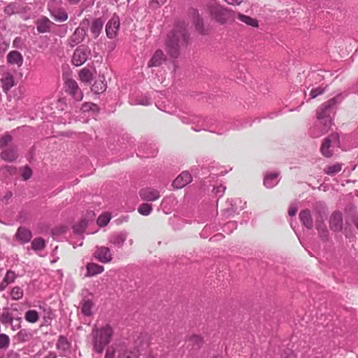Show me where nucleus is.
Returning <instances> with one entry per match:
<instances>
[{
	"mask_svg": "<svg viewBox=\"0 0 358 358\" xmlns=\"http://www.w3.org/2000/svg\"><path fill=\"white\" fill-rule=\"evenodd\" d=\"M341 99V96L338 95L330 99L318 108L317 110V122L310 131L313 137L318 138L331 129L332 122L330 115L333 112L334 106L339 103Z\"/></svg>",
	"mask_w": 358,
	"mask_h": 358,
	"instance_id": "nucleus-1",
	"label": "nucleus"
},
{
	"mask_svg": "<svg viewBox=\"0 0 358 358\" xmlns=\"http://www.w3.org/2000/svg\"><path fill=\"white\" fill-rule=\"evenodd\" d=\"M189 40L187 24L183 22L177 23L166 40V51L173 58H178L180 50L185 45Z\"/></svg>",
	"mask_w": 358,
	"mask_h": 358,
	"instance_id": "nucleus-2",
	"label": "nucleus"
},
{
	"mask_svg": "<svg viewBox=\"0 0 358 358\" xmlns=\"http://www.w3.org/2000/svg\"><path fill=\"white\" fill-rule=\"evenodd\" d=\"M113 334V330L108 324L101 329L94 327L91 334L93 350L99 354L102 353L104 348L111 341Z\"/></svg>",
	"mask_w": 358,
	"mask_h": 358,
	"instance_id": "nucleus-3",
	"label": "nucleus"
},
{
	"mask_svg": "<svg viewBox=\"0 0 358 358\" xmlns=\"http://www.w3.org/2000/svg\"><path fill=\"white\" fill-rule=\"evenodd\" d=\"M104 358H139V352L134 345L122 343L115 349L108 348Z\"/></svg>",
	"mask_w": 358,
	"mask_h": 358,
	"instance_id": "nucleus-4",
	"label": "nucleus"
},
{
	"mask_svg": "<svg viewBox=\"0 0 358 358\" xmlns=\"http://www.w3.org/2000/svg\"><path fill=\"white\" fill-rule=\"evenodd\" d=\"M207 10L213 19L217 22L224 24L231 20L235 13L224 8L216 3H211L207 6Z\"/></svg>",
	"mask_w": 358,
	"mask_h": 358,
	"instance_id": "nucleus-5",
	"label": "nucleus"
},
{
	"mask_svg": "<svg viewBox=\"0 0 358 358\" xmlns=\"http://www.w3.org/2000/svg\"><path fill=\"white\" fill-rule=\"evenodd\" d=\"M340 147L339 136L337 133H333L324 138L320 151L325 157H331L334 155V148Z\"/></svg>",
	"mask_w": 358,
	"mask_h": 358,
	"instance_id": "nucleus-6",
	"label": "nucleus"
},
{
	"mask_svg": "<svg viewBox=\"0 0 358 358\" xmlns=\"http://www.w3.org/2000/svg\"><path fill=\"white\" fill-rule=\"evenodd\" d=\"M60 0H53L48 3L50 15L57 22H64L68 19V13L64 8H56L55 4L60 3Z\"/></svg>",
	"mask_w": 358,
	"mask_h": 358,
	"instance_id": "nucleus-7",
	"label": "nucleus"
},
{
	"mask_svg": "<svg viewBox=\"0 0 358 358\" xmlns=\"http://www.w3.org/2000/svg\"><path fill=\"white\" fill-rule=\"evenodd\" d=\"M90 55L89 48L84 46L78 47L73 53L72 63L76 66H81L87 61Z\"/></svg>",
	"mask_w": 358,
	"mask_h": 358,
	"instance_id": "nucleus-8",
	"label": "nucleus"
},
{
	"mask_svg": "<svg viewBox=\"0 0 358 358\" xmlns=\"http://www.w3.org/2000/svg\"><path fill=\"white\" fill-rule=\"evenodd\" d=\"M94 256L97 260L104 264L110 262L113 259L110 248L106 246H96Z\"/></svg>",
	"mask_w": 358,
	"mask_h": 358,
	"instance_id": "nucleus-9",
	"label": "nucleus"
},
{
	"mask_svg": "<svg viewBox=\"0 0 358 358\" xmlns=\"http://www.w3.org/2000/svg\"><path fill=\"white\" fill-rule=\"evenodd\" d=\"M66 91L70 94L76 101H81L83 93L79 90L78 85L76 80L69 78L65 81Z\"/></svg>",
	"mask_w": 358,
	"mask_h": 358,
	"instance_id": "nucleus-10",
	"label": "nucleus"
},
{
	"mask_svg": "<svg viewBox=\"0 0 358 358\" xmlns=\"http://www.w3.org/2000/svg\"><path fill=\"white\" fill-rule=\"evenodd\" d=\"M128 233L127 231L116 232L110 235L108 242L114 245L115 248H122L124 243L127 241Z\"/></svg>",
	"mask_w": 358,
	"mask_h": 358,
	"instance_id": "nucleus-11",
	"label": "nucleus"
},
{
	"mask_svg": "<svg viewBox=\"0 0 358 358\" xmlns=\"http://www.w3.org/2000/svg\"><path fill=\"white\" fill-rule=\"evenodd\" d=\"M329 227L334 231H341L343 229V216L338 211L334 212L329 218Z\"/></svg>",
	"mask_w": 358,
	"mask_h": 358,
	"instance_id": "nucleus-12",
	"label": "nucleus"
},
{
	"mask_svg": "<svg viewBox=\"0 0 358 358\" xmlns=\"http://www.w3.org/2000/svg\"><path fill=\"white\" fill-rule=\"evenodd\" d=\"M120 27V20L118 17L113 16L106 24V32L107 36L110 38L115 37L117 30Z\"/></svg>",
	"mask_w": 358,
	"mask_h": 358,
	"instance_id": "nucleus-13",
	"label": "nucleus"
},
{
	"mask_svg": "<svg viewBox=\"0 0 358 358\" xmlns=\"http://www.w3.org/2000/svg\"><path fill=\"white\" fill-rule=\"evenodd\" d=\"M139 195L143 200L148 201H154L160 197L159 192L151 187L141 189Z\"/></svg>",
	"mask_w": 358,
	"mask_h": 358,
	"instance_id": "nucleus-14",
	"label": "nucleus"
},
{
	"mask_svg": "<svg viewBox=\"0 0 358 358\" xmlns=\"http://www.w3.org/2000/svg\"><path fill=\"white\" fill-rule=\"evenodd\" d=\"M192 181V176L187 171L182 172L173 182V187L176 189H181Z\"/></svg>",
	"mask_w": 358,
	"mask_h": 358,
	"instance_id": "nucleus-15",
	"label": "nucleus"
},
{
	"mask_svg": "<svg viewBox=\"0 0 358 358\" xmlns=\"http://www.w3.org/2000/svg\"><path fill=\"white\" fill-rule=\"evenodd\" d=\"M1 158L7 162H13L15 161L17 157V151L15 146L10 145L8 148L2 149V151L0 154Z\"/></svg>",
	"mask_w": 358,
	"mask_h": 358,
	"instance_id": "nucleus-16",
	"label": "nucleus"
},
{
	"mask_svg": "<svg viewBox=\"0 0 358 358\" xmlns=\"http://www.w3.org/2000/svg\"><path fill=\"white\" fill-rule=\"evenodd\" d=\"M0 81L2 90L5 92H8L15 85L14 77L10 72L3 73Z\"/></svg>",
	"mask_w": 358,
	"mask_h": 358,
	"instance_id": "nucleus-17",
	"label": "nucleus"
},
{
	"mask_svg": "<svg viewBox=\"0 0 358 358\" xmlns=\"http://www.w3.org/2000/svg\"><path fill=\"white\" fill-rule=\"evenodd\" d=\"M166 55L162 50H157L148 64L149 68L159 66L166 61Z\"/></svg>",
	"mask_w": 358,
	"mask_h": 358,
	"instance_id": "nucleus-18",
	"label": "nucleus"
},
{
	"mask_svg": "<svg viewBox=\"0 0 358 358\" xmlns=\"http://www.w3.org/2000/svg\"><path fill=\"white\" fill-rule=\"evenodd\" d=\"M324 216L322 215L321 213H320L316 221V228L318 231L320 237L323 241H327L329 236V231L325 224H324Z\"/></svg>",
	"mask_w": 358,
	"mask_h": 358,
	"instance_id": "nucleus-19",
	"label": "nucleus"
},
{
	"mask_svg": "<svg viewBox=\"0 0 358 358\" xmlns=\"http://www.w3.org/2000/svg\"><path fill=\"white\" fill-rule=\"evenodd\" d=\"M31 237L30 230L24 227H20L15 234V238L22 244L29 242Z\"/></svg>",
	"mask_w": 358,
	"mask_h": 358,
	"instance_id": "nucleus-20",
	"label": "nucleus"
},
{
	"mask_svg": "<svg viewBox=\"0 0 358 358\" xmlns=\"http://www.w3.org/2000/svg\"><path fill=\"white\" fill-rule=\"evenodd\" d=\"M7 61L11 65L20 67L23 64V57L20 52L13 50L7 55Z\"/></svg>",
	"mask_w": 358,
	"mask_h": 358,
	"instance_id": "nucleus-21",
	"label": "nucleus"
},
{
	"mask_svg": "<svg viewBox=\"0 0 358 358\" xmlns=\"http://www.w3.org/2000/svg\"><path fill=\"white\" fill-rule=\"evenodd\" d=\"M299 218L307 229H311L313 227V220L310 214V211L308 209L303 210L299 213Z\"/></svg>",
	"mask_w": 358,
	"mask_h": 358,
	"instance_id": "nucleus-22",
	"label": "nucleus"
},
{
	"mask_svg": "<svg viewBox=\"0 0 358 358\" xmlns=\"http://www.w3.org/2000/svg\"><path fill=\"white\" fill-rule=\"evenodd\" d=\"M52 24V22L47 17H43L36 22L37 31L39 33L49 32Z\"/></svg>",
	"mask_w": 358,
	"mask_h": 358,
	"instance_id": "nucleus-23",
	"label": "nucleus"
},
{
	"mask_svg": "<svg viewBox=\"0 0 358 358\" xmlns=\"http://www.w3.org/2000/svg\"><path fill=\"white\" fill-rule=\"evenodd\" d=\"M85 34L84 29L80 27L77 28L69 38L70 45L71 46H74L81 42L85 36Z\"/></svg>",
	"mask_w": 358,
	"mask_h": 358,
	"instance_id": "nucleus-24",
	"label": "nucleus"
},
{
	"mask_svg": "<svg viewBox=\"0 0 358 358\" xmlns=\"http://www.w3.org/2000/svg\"><path fill=\"white\" fill-rule=\"evenodd\" d=\"M236 17L242 22L252 27H258L259 22L257 19L245 15L241 13H235Z\"/></svg>",
	"mask_w": 358,
	"mask_h": 358,
	"instance_id": "nucleus-25",
	"label": "nucleus"
},
{
	"mask_svg": "<svg viewBox=\"0 0 358 358\" xmlns=\"http://www.w3.org/2000/svg\"><path fill=\"white\" fill-rule=\"evenodd\" d=\"M103 26V21L101 18L94 19L90 25V31L94 37L96 38L101 34Z\"/></svg>",
	"mask_w": 358,
	"mask_h": 358,
	"instance_id": "nucleus-26",
	"label": "nucleus"
},
{
	"mask_svg": "<svg viewBox=\"0 0 358 358\" xmlns=\"http://www.w3.org/2000/svg\"><path fill=\"white\" fill-rule=\"evenodd\" d=\"M279 176V173H272L268 174L265 176L264 180V185L267 188H272L275 186L278 183V177Z\"/></svg>",
	"mask_w": 358,
	"mask_h": 358,
	"instance_id": "nucleus-27",
	"label": "nucleus"
},
{
	"mask_svg": "<svg viewBox=\"0 0 358 358\" xmlns=\"http://www.w3.org/2000/svg\"><path fill=\"white\" fill-rule=\"evenodd\" d=\"M87 276H93L101 273L104 271V267L96 263H88L87 266Z\"/></svg>",
	"mask_w": 358,
	"mask_h": 358,
	"instance_id": "nucleus-28",
	"label": "nucleus"
},
{
	"mask_svg": "<svg viewBox=\"0 0 358 358\" xmlns=\"http://www.w3.org/2000/svg\"><path fill=\"white\" fill-rule=\"evenodd\" d=\"M94 304L90 299H84L81 303L80 310L85 316H91L93 314L92 308Z\"/></svg>",
	"mask_w": 358,
	"mask_h": 358,
	"instance_id": "nucleus-29",
	"label": "nucleus"
},
{
	"mask_svg": "<svg viewBox=\"0 0 358 358\" xmlns=\"http://www.w3.org/2000/svg\"><path fill=\"white\" fill-rule=\"evenodd\" d=\"M192 15L193 23L195 25L196 30H198L200 33L203 34V20L201 18V17L199 14V12L196 10H193Z\"/></svg>",
	"mask_w": 358,
	"mask_h": 358,
	"instance_id": "nucleus-30",
	"label": "nucleus"
},
{
	"mask_svg": "<svg viewBox=\"0 0 358 358\" xmlns=\"http://www.w3.org/2000/svg\"><path fill=\"white\" fill-rule=\"evenodd\" d=\"M343 167L341 163H336L334 165L328 166L324 169V173L333 176L339 173Z\"/></svg>",
	"mask_w": 358,
	"mask_h": 358,
	"instance_id": "nucleus-31",
	"label": "nucleus"
},
{
	"mask_svg": "<svg viewBox=\"0 0 358 358\" xmlns=\"http://www.w3.org/2000/svg\"><path fill=\"white\" fill-rule=\"evenodd\" d=\"M15 278L16 275L15 272L11 270L8 271L3 278V281L1 283L2 289H4V287H6L8 284L13 282Z\"/></svg>",
	"mask_w": 358,
	"mask_h": 358,
	"instance_id": "nucleus-32",
	"label": "nucleus"
},
{
	"mask_svg": "<svg viewBox=\"0 0 358 358\" xmlns=\"http://www.w3.org/2000/svg\"><path fill=\"white\" fill-rule=\"evenodd\" d=\"M106 89V85L103 80H96L92 86V90L96 93L99 94L103 92Z\"/></svg>",
	"mask_w": 358,
	"mask_h": 358,
	"instance_id": "nucleus-33",
	"label": "nucleus"
},
{
	"mask_svg": "<svg viewBox=\"0 0 358 358\" xmlns=\"http://www.w3.org/2000/svg\"><path fill=\"white\" fill-rule=\"evenodd\" d=\"M24 318L29 322L35 323L38 320V313L34 310H29L26 312Z\"/></svg>",
	"mask_w": 358,
	"mask_h": 358,
	"instance_id": "nucleus-34",
	"label": "nucleus"
},
{
	"mask_svg": "<svg viewBox=\"0 0 358 358\" xmlns=\"http://www.w3.org/2000/svg\"><path fill=\"white\" fill-rule=\"evenodd\" d=\"M45 241L42 238H34L31 242V248L34 250H41L45 248Z\"/></svg>",
	"mask_w": 358,
	"mask_h": 358,
	"instance_id": "nucleus-35",
	"label": "nucleus"
},
{
	"mask_svg": "<svg viewBox=\"0 0 358 358\" xmlns=\"http://www.w3.org/2000/svg\"><path fill=\"white\" fill-rule=\"evenodd\" d=\"M3 11L6 15L10 16L18 12V6L16 3H10L4 8Z\"/></svg>",
	"mask_w": 358,
	"mask_h": 358,
	"instance_id": "nucleus-36",
	"label": "nucleus"
},
{
	"mask_svg": "<svg viewBox=\"0 0 358 358\" xmlns=\"http://www.w3.org/2000/svg\"><path fill=\"white\" fill-rule=\"evenodd\" d=\"M80 79L85 83H90L92 80V76L89 69H83L79 73Z\"/></svg>",
	"mask_w": 358,
	"mask_h": 358,
	"instance_id": "nucleus-37",
	"label": "nucleus"
},
{
	"mask_svg": "<svg viewBox=\"0 0 358 358\" xmlns=\"http://www.w3.org/2000/svg\"><path fill=\"white\" fill-rule=\"evenodd\" d=\"M12 141H13V138H12L11 135H10L8 134H6L3 136H1L0 138V149L2 150V149L9 147L8 145L11 143Z\"/></svg>",
	"mask_w": 358,
	"mask_h": 358,
	"instance_id": "nucleus-38",
	"label": "nucleus"
},
{
	"mask_svg": "<svg viewBox=\"0 0 358 358\" xmlns=\"http://www.w3.org/2000/svg\"><path fill=\"white\" fill-rule=\"evenodd\" d=\"M10 295L13 300H19L23 296V290L20 287L15 286L12 289Z\"/></svg>",
	"mask_w": 358,
	"mask_h": 358,
	"instance_id": "nucleus-39",
	"label": "nucleus"
},
{
	"mask_svg": "<svg viewBox=\"0 0 358 358\" xmlns=\"http://www.w3.org/2000/svg\"><path fill=\"white\" fill-rule=\"evenodd\" d=\"M152 205L147 203L141 204L138 208V213L143 215H150L152 212Z\"/></svg>",
	"mask_w": 358,
	"mask_h": 358,
	"instance_id": "nucleus-40",
	"label": "nucleus"
},
{
	"mask_svg": "<svg viewBox=\"0 0 358 358\" xmlns=\"http://www.w3.org/2000/svg\"><path fill=\"white\" fill-rule=\"evenodd\" d=\"M189 342L192 344L193 348H199L203 343V339L198 335H193L189 337Z\"/></svg>",
	"mask_w": 358,
	"mask_h": 358,
	"instance_id": "nucleus-41",
	"label": "nucleus"
},
{
	"mask_svg": "<svg viewBox=\"0 0 358 358\" xmlns=\"http://www.w3.org/2000/svg\"><path fill=\"white\" fill-rule=\"evenodd\" d=\"M57 348L62 351H66L69 348V343L67 339L64 336H59L57 343Z\"/></svg>",
	"mask_w": 358,
	"mask_h": 358,
	"instance_id": "nucleus-42",
	"label": "nucleus"
},
{
	"mask_svg": "<svg viewBox=\"0 0 358 358\" xmlns=\"http://www.w3.org/2000/svg\"><path fill=\"white\" fill-rule=\"evenodd\" d=\"M110 215L108 213L103 214L99 216L96 222L100 227L106 226L110 220Z\"/></svg>",
	"mask_w": 358,
	"mask_h": 358,
	"instance_id": "nucleus-43",
	"label": "nucleus"
},
{
	"mask_svg": "<svg viewBox=\"0 0 358 358\" xmlns=\"http://www.w3.org/2000/svg\"><path fill=\"white\" fill-rule=\"evenodd\" d=\"M131 105L148 106L151 103L150 100L147 96L136 98L135 100H131Z\"/></svg>",
	"mask_w": 358,
	"mask_h": 358,
	"instance_id": "nucleus-44",
	"label": "nucleus"
},
{
	"mask_svg": "<svg viewBox=\"0 0 358 358\" xmlns=\"http://www.w3.org/2000/svg\"><path fill=\"white\" fill-rule=\"evenodd\" d=\"M81 110L83 112H88V111L98 112L99 107L95 103L87 102V103H85L83 104Z\"/></svg>",
	"mask_w": 358,
	"mask_h": 358,
	"instance_id": "nucleus-45",
	"label": "nucleus"
},
{
	"mask_svg": "<svg viewBox=\"0 0 358 358\" xmlns=\"http://www.w3.org/2000/svg\"><path fill=\"white\" fill-rule=\"evenodd\" d=\"M10 344V338L5 334H0V349L5 350L8 348Z\"/></svg>",
	"mask_w": 358,
	"mask_h": 358,
	"instance_id": "nucleus-46",
	"label": "nucleus"
},
{
	"mask_svg": "<svg viewBox=\"0 0 358 358\" xmlns=\"http://www.w3.org/2000/svg\"><path fill=\"white\" fill-rule=\"evenodd\" d=\"M326 87L320 86L310 90L311 99H315L317 96L322 94L325 92Z\"/></svg>",
	"mask_w": 358,
	"mask_h": 358,
	"instance_id": "nucleus-47",
	"label": "nucleus"
},
{
	"mask_svg": "<svg viewBox=\"0 0 358 358\" xmlns=\"http://www.w3.org/2000/svg\"><path fill=\"white\" fill-rule=\"evenodd\" d=\"M0 320L2 323H11L13 322V317L12 314L8 311L3 312L0 316Z\"/></svg>",
	"mask_w": 358,
	"mask_h": 358,
	"instance_id": "nucleus-48",
	"label": "nucleus"
},
{
	"mask_svg": "<svg viewBox=\"0 0 358 358\" xmlns=\"http://www.w3.org/2000/svg\"><path fill=\"white\" fill-rule=\"evenodd\" d=\"M32 176V171L29 166H24L22 169V177L24 180L29 179Z\"/></svg>",
	"mask_w": 358,
	"mask_h": 358,
	"instance_id": "nucleus-49",
	"label": "nucleus"
},
{
	"mask_svg": "<svg viewBox=\"0 0 358 358\" xmlns=\"http://www.w3.org/2000/svg\"><path fill=\"white\" fill-rule=\"evenodd\" d=\"M236 227L237 224L235 222H229L225 224L224 231L231 233Z\"/></svg>",
	"mask_w": 358,
	"mask_h": 358,
	"instance_id": "nucleus-50",
	"label": "nucleus"
},
{
	"mask_svg": "<svg viewBox=\"0 0 358 358\" xmlns=\"http://www.w3.org/2000/svg\"><path fill=\"white\" fill-rule=\"evenodd\" d=\"M13 193L11 191H6L3 196L2 199L0 200L3 203L7 204L8 200L12 197Z\"/></svg>",
	"mask_w": 358,
	"mask_h": 358,
	"instance_id": "nucleus-51",
	"label": "nucleus"
},
{
	"mask_svg": "<svg viewBox=\"0 0 358 358\" xmlns=\"http://www.w3.org/2000/svg\"><path fill=\"white\" fill-rule=\"evenodd\" d=\"M297 206L295 204H291L288 210L289 215L294 216L297 212Z\"/></svg>",
	"mask_w": 358,
	"mask_h": 358,
	"instance_id": "nucleus-52",
	"label": "nucleus"
},
{
	"mask_svg": "<svg viewBox=\"0 0 358 358\" xmlns=\"http://www.w3.org/2000/svg\"><path fill=\"white\" fill-rule=\"evenodd\" d=\"M84 227L82 224H80L79 226H75L74 227V231L78 234L82 233L83 231Z\"/></svg>",
	"mask_w": 358,
	"mask_h": 358,
	"instance_id": "nucleus-53",
	"label": "nucleus"
},
{
	"mask_svg": "<svg viewBox=\"0 0 358 358\" xmlns=\"http://www.w3.org/2000/svg\"><path fill=\"white\" fill-rule=\"evenodd\" d=\"M166 0H152L153 3H157V5H162L165 3Z\"/></svg>",
	"mask_w": 358,
	"mask_h": 358,
	"instance_id": "nucleus-54",
	"label": "nucleus"
},
{
	"mask_svg": "<svg viewBox=\"0 0 358 358\" xmlns=\"http://www.w3.org/2000/svg\"><path fill=\"white\" fill-rule=\"evenodd\" d=\"M69 3L71 4H78L80 0H68Z\"/></svg>",
	"mask_w": 358,
	"mask_h": 358,
	"instance_id": "nucleus-55",
	"label": "nucleus"
},
{
	"mask_svg": "<svg viewBox=\"0 0 358 358\" xmlns=\"http://www.w3.org/2000/svg\"><path fill=\"white\" fill-rule=\"evenodd\" d=\"M27 335V333L24 330H21L19 333H18V336H24Z\"/></svg>",
	"mask_w": 358,
	"mask_h": 358,
	"instance_id": "nucleus-56",
	"label": "nucleus"
},
{
	"mask_svg": "<svg viewBox=\"0 0 358 358\" xmlns=\"http://www.w3.org/2000/svg\"><path fill=\"white\" fill-rule=\"evenodd\" d=\"M45 358H56V355L55 353H50L48 356H46Z\"/></svg>",
	"mask_w": 358,
	"mask_h": 358,
	"instance_id": "nucleus-57",
	"label": "nucleus"
},
{
	"mask_svg": "<svg viewBox=\"0 0 358 358\" xmlns=\"http://www.w3.org/2000/svg\"><path fill=\"white\" fill-rule=\"evenodd\" d=\"M225 189V187L223 186H220L217 187V192H223Z\"/></svg>",
	"mask_w": 358,
	"mask_h": 358,
	"instance_id": "nucleus-58",
	"label": "nucleus"
},
{
	"mask_svg": "<svg viewBox=\"0 0 358 358\" xmlns=\"http://www.w3.org/2000/svg\"><path fill=\"white\" fill-rule=\"evenodd\" d=\"M6 169H8L9 171H11V170H13L14 169L12 168L11 166H8V167H5Z\"/></svg>",
	"mask_w": 358,
	"mask_h": 358,
	"instance_id": "nucleus-59",
	"label": "nucleus"
},
{
	"mask_svg": "<svg viewBox=\"0 0 358 358\" xmlns=\"http://www.w3.org/2000/svg\"><path fill=\"white\" fill-rule=\"evenodd\" d=\"M129 243L131 245L133 244L134 241L132 239H130V240H129Z\"/></svg>",
	"mask_w": 358,
	"mask_h": 358,
	"instance_id": "nucleus-60",
	"label": "nucleus"
},
{
	"mask_svg": "<svg viewBox=\"0 0 358 358\" xmlns=\"http://www.w3.org/2000/svg\"><path fill=\"white\" fill-rule=\"evenodd\" d=\"M182 122H183L184 123H186V124L189 123V122H188L187 120H182Z\"/></svg>",
	"mask_w": 358,
	"mask_h": 358,
	"instance_id": "nucleus-61",
	"label": "nucleus"
},
{
	"mask_svg": "<svg viewBox=\"0 0 358 358\" xmlns=\"http://www.w3.org/2000/svg\"><path fill=\"white\" fill-rule=\"evenodd\" d=\"M165 201H166V199H164L162 200V203L163 204V203L165 202Z\"/></svg>",
	"mask_w": 358,
	"mask_h": 358,
	"instance_id": "nucleus-62",
	"label": "nucleus"
},
{
	"mask_svg": "<svg viewBox=\"0 0 358 358\" xmlns=\"http://www.w3.org/2000/svg\"><path fill=\"white\" fill-rule=\"evenodd\" d=\"M217 358H221V357H217Z\"/></svg>",
	"mask_w": 358,
	"mask_h": 358,
	"instance_id": "nucleus-63",
	"label": "nucleus"
}]
</instances>
